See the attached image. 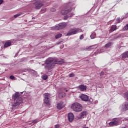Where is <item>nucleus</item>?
Listing matches in <instances>:
<instances>
[{
	"instance_id": "obj_37",
	"label": "nucleus",
	"mask_w": 128,
	"mask_h": 128,
	"mask_svg": "<svg viewBox=\"0 0 128 128\" xmlns=\"http://www.w3.org/2000/svg\"><path fill=\"white\" fill-rule=\"evenodd\" d=\"M4 2V0H0V4H2Z\"/></svg>"
},
{
	"instance_id": "obj_12",
	"label": "nucleus",
	"mask_w": 128,
	"mask_h": 128,
	"mask_svg": "<svg viewBox=\"0 0 128 128\" xmlns=\"http://www.w3.org/2000/svg\"><path fill=\"white\" fill-rule=\"evenodd\" d=\"M78 90L80 92H85L86 90V86L84 84H81L78 86Z\"/></svg>"
},
{
	"instance_id": "obj_29",
	"label": "nucleus",
	"mask_w": 128,
	"mask_h": 128,
	"mask_svg": "<svg viewBox=\"0 0 128 128\" xmlns=\"http://www.w3.org/2000/svg\"><path fill=\"white\" fill-rule=\"evenodd\" d=\"M120 19L118 18L116 19V23L120 24Z\"/></svg>"
},
{
	"instance_id": "obj_41",
	"label": "nucleus",
	"mask_w": 128,
	"mask_h": 128,
	"mask_svg": "<svg viewBox=\"0 0 128 128\" xmlns=\"http://www.w3.org/2000/svg\"><path fill=\"white\" fill-rule=\"evenodd\" d=\"M34 122L35 124H36V122H38V121H34Z\"/></svg>"
},
{
	"instance_id": "obj_16",
	"label": "nucleus",
	"mask_w": 128,
	"mask_h": 128,
	"mask_svg": "<svg viewBox=\"0 0 128 128\" xmlns=\"http://www.w3.org/2000/svg\"><path fill=\"white\" fill-rule=\"evenodd\" d=\"M72 12V8H70V9L69 10H62L61 11V14H62V16H66V14H68V12Z\"/></svg>"
},
{
	"instance_id": "obj_14",
	"label": "nucleus",
	"mask_w": 128,
	"mask_h": 128,
	"mask_svg": "<svg viewBox=\"0 0 128 128\" xmlns=\"http://www.w3.org/2000/svg\"><path fill=\"white\" fill-rule=\"evenodd\" d=\"M64 108V102H60L57 104V108L58 110H62Z\"/></svg>"
},
{
	"instance_id": "obj_40",
	"label": "nucleus",
	"mask_w": 128,
	"mask_h": 128,
	"mask_svg": "<svg viewBox=\"0 0 128 128\" xmlns=\"http://www.w3.org/2000/svg\"><path fill=\"white\" fill-rule=\"evenodd\" d=\"M35 18H36L33 17V18H32V20H34Z\"/></svg>"
},
{
	"instance_id": "obj_24",
	"label": "nucleus",
	"mask_w": 128,
	"mask_h": 128,
	"mask_svg": "<svg viewBox=\"0 0 128 128\" xmlns=\"http://www.w3.org/2000/svg\"><path fill=\"white\" fill-rule=\"evenodd\" d=\"M22 12L18 13V14H16L14 16V18H18V16H22Z\"/></svg>"
},
{
	"instance_id": "obj_20",
	"label": "nucleus",
	"mask_w": 128,
	"mask_h": 128,
	"mask_svg": "<svg viewBox=\"0 0 128 128\" xmlns=\"http://www.w3.org/2000/svg\"><path fill=\"white\" fill-rule=\"evenodd\" d=\"M10 44H12L10 42H6L4 44V48H8V46H10Z\"/></svg>"
},
{
	"instance_id": "obj_43",
	"label": "nucleus",
	"mask_w": 128,
	"mask_h": 128,
	"mask_svg": "<svg viewBox=\"0 0 128 128\" xmlns=\"http://www.w3.org/2000/svg\"><path fill=\"white\" fill-rule=\"evenodd\" d=\"M66 92H68V90H66Z\"/></svg>"
},
{
	"instance_id": "obj_26",
	"label": "nucleus",
	"mask_w": 128,
	"mask_h": 128,
	"mask_svg": "<svg viewBox=\"0 0 128 128\" xmlns=\"http://www.w3.org/2000/svg\"><path fill=\"white\" fill-rule=\"evenodd\" d=\"M42 78H43V80H48V76L46 74L42 75Z\"/></svg>"
},
{
	"instance_id": "obj_9",
	"label": "nucleus",
	"mask_w": 128,
	"mask_h": 128,
	"mask_svg": "<svg viewBox=\"0 0 128 128\" xmlns=\"http://www.w3.org/2000/svg\"><path fill=\"white\" fill-rule=\"evenodd\" d=\"M118 119L114 118L112 122L109 123L110 126H118Z\"/></svg>"
},
{
	"instance_id": "obj_21",
	"label": "nucleus",
	"mask_w": 128,
	"mask_h": 128,
	"mask_svg": "<svg viewBox=\"0 0 128 128\" xmlns=\"http://www.w3.org/2000/svg\"><path fill=\"white\" fill-rule=\"evenodd\" d=\"M96 36V34L94 32H92L90 36V38H92V40H94V38Z\"/></svg>"
},
{
	"instance_id": "obj_42",
	"label": "nucleus",
	"mask_w": 128,
	"mask_h": 128,
	"mask_svg": "<svg viewBox=\"0 0 128 128\" xmlns=\"http://www.w3.org/2000/svg\"><path fill=\"white\" fill-rule=\"evenodd\" d=\"M91 100H92V102H93V100H92V99H91Z\"/></svg>"
},
{
	"instance_id": "obj_35",
	"label": "nucleus",
	"mask_w": 128,
	"mask_h": 128,
	"mask_svg": "<svg viewBox=\"0 0 128 128\" xmlns=\"http://www.w3.org/2000/svg\"><path fill=\"white\" fill-rule=\"evenodd\" d=\"M68 18V16H64V20H67Z\"/></svg>"
},
{
	"instance_id": "obj_38",
	"label": "nucleus",
	"mask_w": 128,
	"mask_h": 128,
	"mask_svg": "<svg viewBox=\"0 0 128 128\" xmlns=\"http://www.w3.org/2000/svg\"><path fill=\"white\" fill-rule=\"evenodd\" d=\"M64 44H62V45L60 46V48H64Z\"/></svg>"
},
{
	"instance_id": "obj_36",
	"label": "nucleus",
	"mask_w": 128,
	"mask_h": 128,
	"mask_svg": "<svg viewBox=\"0 0 128 128\" xmlns=\"http://www.w3.org/2000/svg\"><path fill=\"white\" fill-rule=\"evenodd\" d=\"M41 12H46V9H42Z\"/></svg>"
},
{
	"instance_id": "obj_10",
	"label": "nucleus",
	"mask_w": 128,
	"mask_h": 128,
	"mask_svg": "<svg viewBox=\"0 0 128 128\" xmlns=\"http://www.w3.org/2000/svg\"><path fill=\"white\" fill-rule=\"evenodd\" d=\"M68 121L72 122L74 120V115L72 113H69L68 115Z\"/></svg>"
},
{
	"instance_id": "obj_28",
	"label": "nucleus",
	"mask_w": 128,
	"mask_h": 128,
	"mask_svg": "<svg viewBox=\"0 0 128 128\" xmlns=\"http://www.w3.org/2000/svg\"><path fill=\"white\" fill-rule=\"evenodd\" d=\"M128 30V24H126V26L123 28V30Z\"/></svg>"
},
{
	"instance_id": "obj_5",
	"label": "nucleus",
	"mask_w": 128,
	"mask_h": 128,
	"mask_svg": "<svg viewBox=\"0 0 128 128\" xmlns=\"http://www.w3.org/2000/svg\"><path fill=\"white\" fill-rule=\"evenodd\" d=\"M44 103L47 106H50V94L48 93H46L44 94Z\"/></svg>"
},
{
	"instance_id": "obj_3",
	"label": "nucleus",
	"mask_w": 128,
	"mask_h": 128,
	"mask_svg": "<svg viewBox=\"0 0 128 128\" xmlns=\"http://www.w3.org/2000/svg\"><path fill=\"white\" fill-rule=\"evenodd\" d=\"M71 108L76 112H80L82 110V105L78 102H75L72 104Z\"/></svg>"
},
{
	"instance_id": "obj_7",
	"label": "nucleus",
	"mask_w": 128,
	"mask_h": 128,
	"mask_svg": "<svg viewBox=\"0 0 128 128\" xmlns=\"http://www.w3.org/2000/svg\"><path fill=\"white\" fill-rule=\"evenodd\" d=\"M80 98L83 102H88L90 100V99L88 98V95H86L84 94H82L80 96Z\"/></svg>"
},
{
	"instance_id": "obj_22",
	"label": "nucleus",
	"mask_w": 128,
	"mask_h": 128,
	"mask_svg": "<svg viewBox=\"0 0 128 128\" xmlns=\"http://www.w3.org/2000/svg\"><path fill=\"white\" fill-rule=\"evenodd\" d=\"M116 30V25H112L111 26V30L112 32H114V30Z\"/></svg>"
},
{
	"instance_id": "obj_6",
	"label": "nucleus",
	"mask_w": 128,
	"mask_h": 128,
	"mask_svg": "<svg viewBox=\"0 0 128 128\" xmlns=\"http://www.w3.org/2000/svg\"><path fill=\"white\" fill-rule=\"evenodd\" d=\"M66 24L65 22L60 23L56 25L55 26L52 27L51 30H62V28H66Z\"/></svg>"
},
{
	"instance_id": "obj_33",
	"label": "nucleus",
	"mask_w": 128,
	"mask_h": 128,
	"mask_svg": "<svg viewBox=\"0 0 128 128\" xmlns=\"http://www.w3.org/2000/svg\"><path fill=\"white\" fill-rule=\"evenodd\" d=\"M74 74H69V76L70 78H72V76H74Z\"/></svg>"
},
{
	"instance_id": "obj_27",
	"label": "nucleus",
	"mask_w": 128,
	"mask_h": 128,
	"mask_svg": "<svg viewBox=\"0 0 128 128\" xmlns=\"http://www.w3.org/2000/svg\"><path fill=\"white\" fill-rule=\"evenodd\" d=\"M62 37V34H59L55 36L56 38H60Z\"/></svg>"
},
{
	"instance_id": "obj_32",
	"label": "nucleus",
	"mask_w": 128,
	"mask_h": 128,
	"mask_svg": "<svg viewBox=\"0 0 128 128\" xmlns=\"http://www.w3.org/2000/svg\"><path fill=\"white\" fill-rule=\"evenodd\" d=\"M50 10L51 12H56V9H54V8H51L50 9Z\"/></svg>"
},
{
	"instance_id": "obj_31",
	"label": "nucleus",
	"mask_w": 128,
	"mask_h": 128,
	"mask_svg": "<svg viewBox=\"0 0 128 128\" xmlns=\"http://www.w3.org/2000/svg\"><path fill=\"white\" fill-rule=\"evenodd\" d=\"M84 38V34H82L80 36V40H82Z\"/></svg>"
},
{
	"instance_id": "obj_25",
	"label": "nucleus",
	"mask_w": 128,
	"mask_h": 128,
	"mask_svg": "<svg viewBox=\"0 0 128 128\" xmlns=\"http://www.w3.org/2000/svg\"><path fill=\"white\" fill-rule=\"evenodd\" d=\"M104 49H99L97 50V53L98 54H101V52H104Z\"/></svg>"
},
{
	"instance_id": "obj_39",
	"label": "nucleus",
	"mask_w": 128,
	"mask_h": 128,
	"mask_svg": "<svg viewBox=\"0 0 128 128\" xmlns=\"http://www.w3.org/2000/svg\"><path fill=\"white\" fill-rule=\"evenodd\" d=\"M102 74H104V72H102L100 74V76H102Z\"/></svg>"
},
{
	"instance_id": "obj_30",
	"label": "nucleus",
	"mask_w": 128,
	"mask_h": 128,
	"mask_svg": "<svg viewBox=\"0 0 128 128\" xmlns=\"http://www.w3.org/2000/svg\"><path fill=\"white\" fill-rule=\"evenodd\" d=\"M60 126V125L59 124H57L55 125V128H59Z\"/></svg>"
},
{
	"instance_id": "obj_34",
	"label": "nucleus",
	"mask_w": 128,
	"mask_h": 128,
	"mask_svg": "<svg viewBox=\"0 0 128 128\" xmlns=\"http://www.w3.org/2000/svg\"><path fill=\"white\" fill-rule=\"evenodd\" d=\"M10 78L11 80H14V76H10Z\"/></svg>"
},
{
	"instance_id": "obj_11",
	"label": "nucleus",
	"mask_w": 128,
	"mask_h": 128,
	"mask_svg": "<svg viewBox=\"0 0 128 128\" xmlns=\"http://www.w3.org/2000/svg\"><path fill=\"white\" fill-rule=\"evenodd\" d=\"M86 111H83L80 113V117H77V120H82V118H84L86 116Z\"/></svg>"
},
{
	"instance_id": "obj_4",
	"label": "nucleus",
	"mask_w": 128,
	"mask_h": 128,
	"mask_svg": "<svg viewBox=\"0 0 128 128\" xmlns=\"http://www.w3.org/2000/svg\"><path fill=\"white\" fill-rule=\"evenodd\" d=\"M82 32V30L80 28H72L68 32L67 36H72V34H78V32Z\"/></svg>"
},
{
	"instance_id": "obj_2",
	"label": "nucleus",
	"mask_w": 128,
	"mask_h": 128,
	"mask_svg": "<svg viewBox=\"0 0 128 128\" xmlns=\"http://www.w3.org/2000/svg\"><path fill=\"white\" fill-rule=\"evenodd\" d=\"M58 62L54 58H48L45 61V70H52L54 66V64H56Z\"/></svg>"
},
{
	"instance_id": "obj_18",
	"label": "nucleus",
	"mask_w": 128,
	"mask_h": 128,
	"mask_svg": "<svg viewBox=\"0 0 128 128\" xmlns=\"http://www.w3.org/2000/svg\"><path fill=\"white\" fill-rule=\"evenodd\" d=\"M122 58H128V52H126L122 54Z\"/></svg>"
},
{
	"instance_id": "obj_23",
	"label": "nucleus",
	"mask_w": 128,
	"mask_h": 128,
	"mask_svg": "<svg viewBox=\"0 0 128 128\" xmlns=\"http://www.w3.org/2000/svg\"><path fill=\"white\" fill-rule=\"evenodd\" d=\"M118 38V36L116 35H112L110 37V38H112V39H110L111 40H114L116 38Z\"/></svg>"
},
{
	"instance_id": "obj_19",
	"label": "nucleus",
	"mask_w": 128,
	"mask_h": 128,
	"mask_svg": "<svg viewBox=\"0 0 128 128\" xmlns=\"http://www.w3.org/2000/svg\"><path fill=\"white\" fill-rule=\"evenodd\" d=\"M58 96H59L60 98H64V96H66V93L60 92Z\"/></svg>"
},
{
	"instance_id": "obj_15",
	"label": "nucleus",
	"mask_w": 128,
	"mask_h": 128,
	"mask_svg": "<svg viewBox=\"0 0 128 128\" xmlns=\"http://www.w3.org/2000/svg\"><path fill=\"white\" fill-rule=\"evenodd\" d=\"M94 48H96V44L89 46H86V50H94Z\"/></svg>"
},
{
	"instance_id": "obj_1",
	"label": "nucleus",
	"mask_w": 128,
	"mask_h": 128,
	"mask_svg": "<svg viewBox=\"0 0 128 128\" xmlns=\"http://www.w3.org/2000/svg\"><path fill=\"white\" fill-rule=\"evenodd\" d=\"M12 98L14 100V102L12 104V108L16 110V108H18L22 104V98L18 92L12 95Z\"/></svg>"
},
{
	"instance_id": "obj_17",
	"label": "nucleus",
	"mask_w": 128,
	"mask_h": 128,
	"mask_svg": "<svg viewBox=\"0 0 128 128\" xmlns=\"http://www.w3.org/2000/svg\"><path fill=\"white\" fill-rule=\"evenodd\" d=\"M112 44H114V42H108L104 46V47L108 48H112Z\"/></svg>"
},
{
	"instance_id": "obj_8",
	"label": "nucleus",
	"mask_w": 128,
	"mask_h": 128,
	"mask_svg": "<svg viewBox=\"0 0 128 128\" xmlns=\"http://www.w3.org/2000/svg\"><path fill=\"white\" fill-rule=\"evenodd\" d=\"M35 6V8L36 10H40V8L42 7V6H44V4H42V2L40 1H38L36 2L34 4Z\"/></svg>"
},
{
	"instance_id": "obj_13",
	"label": "nucleus",
	"mask_w": 128,
	"mask_h": 128,
	"mask_svg": "<svg viewBox=\"0 0 128 128\" xmlns=\"http://www.w3.org/2000/svg\"><path fill=\"white\" fill-rule=\"evenodd\" d=\"M122 110H128V102H124L122 106Z\"/></svg>"
}]
</instances>
